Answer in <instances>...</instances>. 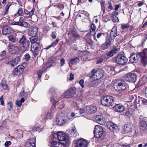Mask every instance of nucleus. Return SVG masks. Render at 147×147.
<instances>
[{
    "label": "nucleus",
    "instance_id": "obj_1",
    "mask_svg": "<svg viewBox=\"0 0 147 147\" xmlns=\"http://www.w3.org/2000/svg\"><path fill=\"white\" fill-rule=\"evenodd\" d=\"M104 75V71L102 69H100L96 71L95 69H93L89 73V76L90 78H93L95 80L103 78Z\"/></svg>",
    "mask_w": 147,
    "mask_h": 147
},
{
    "label": "nucleus",
    "instance_id": "obj_2",
    "mask_svg": "<svg viewBox=\"0 0 147 147\" xmlns=\"http://www.w3.org/2000/svg\"><path fill=\"white\" fill-rule=\"evenodd\" d=\"M21 47L23 48V50L24 51H28L30 47V41L27 39L25 36L22 34L18 42Z\"/></svg>",
    "mask_w": 147,
    "mask_h": 147
},
{
    "label": "nucleus",
    "instance_id": "obj_3",
    "mask_svg": "<svg viewBox=\"0 0 147 147\" xmlns=\"http://www.w3.org/2000/svg\"><path fill=\"white\" fill-rule=\"evenodd\" d=\"M113 87L117 92H121L125 90L127 88V85L125 81H120L118 83H114Z\"/></svg>",
    "mask_w": 147,
    "mask_h": 147
},
{
    "label": "nucleus",
    "instance_id": "obj_4",
    "mask_svg": "<svg viewBox=\"0 0 147 147\" xmlns=\"http://www.w3.org/2000/svg\"><path fill=\"white\" fill-rule=\"evenodd\" d=\"M19 19V21L12 22L11 25H17L20 26L27 28L28 27L29 24L25 21V17L24 16H20Z\"/></svg>",
    "mask_w": 147,
    "mask_h": 147
},
{
    "label": "nucleus",
    "instance_id": "obj_5",
    "mask_svg": "<svg viewBox=\"0 0 147 147\" xmlns=\"http://www.w3.org/2000/svg\"><path fill=\"white\" fill-rule=\"evenodd\" d=\"M68 32V36L70 40L77 39L80 37L78 31L75 28H69Z\"/></svg>",
    "mask_w": 147,
    "mask_h": 147
},
{
    "label": "nucleus",
    "instance_id": "obj_6",
    "mask_svg": "<svg viewBox=\"0 0 147 147\" xmlns=\"http://www.w3.org/2000/svg\"><path fill=\"white\" fill-rule=\"evenodd\" d=\"M94 133V136L97 138H99L102 136L104 133L102 127L99 125L95 126Z\"/></svg>",
    "mask_w": 147,
    "mask_h": 147
},
{
    "label": "nucleus",
    "instance_id": "obj_7",
    "mask_svg": "<svg viewBox=\"0 0 147 147\" xmlns=\"http://www.w3.org/2000/svg\"><path fill=\"white\" fill-rule=\"evenodd\" d=\"M136 77L137 76L135 73L130 72L125 76L124 79L128 82L134 83L136 80Z\"/></svg>",
    "mask_w": 147,
    "mask_h": 147
},
{
    "label": "nucleus",
    "instance_id": "obj_8",
    "mask_svg": "<svg viewBox=\"0 0 147 147\" xmlns=\"http://www.w3.org/2000/svg\"><path fill=\"white\" fill-rule=\"evenodd\" d=\"M139 128L140 131L144 132L147 130V123L145 118L142 117L140 118Z\"/></svg>",
    "mask_w": 147,
    "mask_h": 147
},
{
    "label": "nucleus",
    "instance_id": "obj_9",
    "mask_svg": "<svg viewBox=\"0 0 147 147\" xmlns=\"http://www.w3.org/2000/svg\"><path fill=\"white\" fill-rule=\"evenodd\" d=\"M41 46L39 42L36 43L35 44L31 45V51L35 57L38 55Z\"/></svg>",
    "mask_w": 147,
    "mask_h": 147
},
{
    "label": "nucleus",
    "instance_id": "obj_10",
    "mask_svg": "<svg viewBox=\"0 0 147 147\" xmlns=\"http://www.w3.org/2000/svg\"><path fill=\"white\" fill-rule=\"evenodd\" d=\"M127 61V58L122 54L118 55L115 58V62L119 65H124Z\"/></svg>",
    "mask_w": 147,
    "mask_h": 147
},
{
    "label": "nucleus",
    "instance_id": "obj_11",
    "mask_svg": "<svg viewBox=\"0 0 147 147\" xmlns=\"http://www.w3.org/2000/svg\"><path fill=\"white\" fill-rule=\"evenodd\" d=\"M76 88L75 87L70 88L65 93L64 97L67 98H70L73 97L76 94Z\"/></svg>",
    "mask_w": 147,
    "mask_h": 147
},
{
    "label": "nucleus",
    "instance_id": "obj_12",
    "mask_svg": "<svg viewBox=\"0 0 147 147\" xmlns=\"http://www.w3.org/2000/svg\"><path fill=\"white\" fill-rule=\"evenodd\" d=\"M134 126L131 122H128L124 125V129L125 133H130L134 128Z\"/></svg>",
    "mask_w": 147,
    "mask_h": 147
},
{
    "label": "nucleus",
    "instance_id": "obj_13",
    "mask_svg": "<svg viewBox=\"0 0 147 147\" xmlns=\"http://www.w3.org/2000/svg\"><path fill=\"white\" fill-rule=\"evenodd\" d=\"M88 141L82 139H80L76 141V147H87Z\"/></svg>",
    "mask_w": 147,
    "mask_h": 147
},
{
    "label": "nucleus",
    "instance_id": "obj_14",
    "mask_svg": "<svg viewBox=\"0 0 147 147\" xmlns=\"http://www.w3.org/2000/svg\"><path fill=\"white\" fill-rule=\"evenodd\" d=\"M120 48L114 46L109 51H107L106 55L108 57H111L113 55L119 52L120 51Z\"/></svg>",
    "mask_w": 147,
    "mask_h": 147
},
{
    "label": "nucleus",
    "instance_id": "obj_15",
    "mask_svg": "<svg viewBox=\"0 0 147 147\" xmlns=\"http://www.w3.org/2000/svg\"><path fill=\"white\" fill-rule=\"evenodd\" d=\"M56 121L57 124L59 126L63 125L66 122L65 117L63 116V115L62 114L57 115L56 119Z\"/></svg>",
    "mask_w": 147,
    "mask_h": 147
},
{
    "label": "nucleus",
    "instance_id": "obj_16",
    "mask_svg": "<svg viewBox=\"0 0 147 147\" xmlns=\"http://www.w3.org/2000/svg\"><path fill=\"white\" fill-rule=\"evenodd\" d=\"M119 35L117 32V28L116 26H114L112 28L111 31L110 35L111 40L112 41H113L115 38Z\"/></svg>",
    "mask_w": 147,
    "mask_h": 147
},
{
    "label": "nucleus",
    "instance_id": "obj_17",
    "mask_svg": "<svg viewBox=\"0 0 147 147\" xmlns=\"http://www.w3.org/2000/svg\"><path fill=\"white\" fill-rule=\"evenodd\" d=\"M22 35V34H16L15 36L12 35H10L8 37L9 40L12 42H18L19 40H20Z\"/></svg>",
    "mask_w": 147,
    "mask_h": 147
},
{
    "label": "nucleus",
    "instance_id": "obj_18",
    "mask_svg": "<svg viewBox=\"0 0 147 147\" xmlns=\"http://www.w3.org/2000/svg\"><path fill=\"white\" fill-rule=\"evenodd\" d=\"M107 126L109 130L112 132H117L119 130L117 125L112 122L108 123H107Z\"/></svg>",
    "mask_w": 147,
    "mask_h": 147
},
{
    "label": "nucleus",
    "instance_id": "obj_19",
    "mask_svg": "<svg viewBox=\"0 0 147 147\" xmlns=\"http://www.w3.org/2000/svg\"><path fill=\"white\" fill-rule=\"evenodd\" d=\"M24 67L22 65H19L15 68L13 71V73L14 75H17L22 74L24 71Z\"/></svg>",
    "mask_w": 147,
    "mask_h": 147
},
{
    "label": "nucleus",
    "instance_id": "obj_20",
    "mask_svg": "<svg viewBox=\"0 0 147 147\" xmlns=\"http://www.w3.org/2000/svg\"><path fill=\"white\" fill-rule=\"evenodd\" d=\"M57 138L59 141H66L68 137L66 134L62 132H58L57 133Z\"/></svg>",
    "mask_w": 147,
    "mask_h": 147
},
{
    "label": "nucleus",
    "instance_id": "obj_21",
    "mask_svg": "<svg viewBox=\"0 0 147 147\" xmlns=\"http://www.w3.org/2000/svg\"><path fill=\"white\" fill-rule=\"evenodd\" d=\"M38 28L36 27L31 26L28 30V34L30 36L35 35L38 32Z\"/></svg>",
    "mask_w": 147,
    "mask_h": 147
},
{
    "label": "nucleus",
    "instance_id": "obj_22",
    "mask_svg": "<svg viewBox=\"0 0 147 147\" xmlns=\"http://www.w3.org/2000/svg\"><path fill=\"white\" fill-rule=\"evenodd\" d=\"M86 112H87V114H90L96 112L97 110V108L95 106L91 105L86 107Z\"/></svg>",
    "mask_w": 147,
    "mask_h": 147
},
{
    "label": "nucleus",
    "instance_id": "obj_23",
    "mask_svg": "<svg viewBox=\"0 0 147 147\" xmlns=\"http://www.w3.org/2000/svg\"><path fill=\"white\" fill-rule=\"evenodd\" d=\"M112 41L110 38L106 39V42L103 43L101 46V49L102 50H105L107 49L111 45Z\"/></svg>",
    "mask_w": 147,
    "mask_h": 147
},
{
    "label": "nucleus",
    "instance_id": "obj_24",
    "mask_svg": "<svg viewBox=\"0 0 147 147\" xmlns=\"http://www.w3.org/2000/svg\"><path fill=\"white\" fill-rule=\"evenodd\" d=\"M114 108L115 111L120 113L124 111L125 109V107L120 104H116L114 106Z\"/></svg>",
    "mask_w": 147,
    "mask_h": 147
},
{
    "label": "nucleus",
    "instance_id": "obj_25",
    "mask_svg": "<svg viewBox=\"0 0 147 147\" xmlns=\"http://www.w3.org/2000/svg\"><path fill=\"white\" fill-rule=\"evenodd\" d=\"M21 57V56L20 55L18 56L17 57L11 60L10 63V66L12 67H14L16 66L20 61Z\"/></svg>",
    "mask_w": 147,
    "mask_h": 147
},
{
    "label": "nucleus",
    "instance_id": "obj_26",
    "mask_svg": "<svg viewBox=\"0 0 147 147\" xmlns=\"http://www.w3.org/2000/svg\"><path fill=\"white\" fill-rule=\"evenodd\" d=\"M139 55L138 54H135L130 56L129 61L132 63H136L138 62Z\"/></svg>",
    "mask_w": 147,
    "mask_h": 147
},
{
    "label": "nucleus",
    "instance_id": "obj_27",
    "mask_svg": "<svg viewBox=\"0 0 147 147\" xmlns=\"http://www.w3.org/2000/svg\"><path fill=\"white\" fill-rule=\"evenodd\" d=\"M50 146V147H66L64 143L57 142L56 141L52 142Z\"/></svg>",
    "mask_w": 147,
    "mask_h": 147
},
{
    "label": "nucleus",
    "instance_id": "obj_28",
    "mask_svg": "<svg viewBox=\"0 0 147 147\" xmlns=\"http://www.w3.org/2000/svg\"><path fill=\"white\" fill-rule=\"evenodd\" d=\"M11 32V28L8 26H4L2 30V33L3 34L6 35L9 34Z\"/></svg>",
    "mask_w": 147,
    "mask_h": 147
},
{
    "label": "nucleus",
    "instance_id": "obj_29",
    "mask_svg": "<svg viewBox=\"0 0 147 147\" xmlns=\"http://www.w3.org/2000/svg\"><path fill=\"white\" fill-rule=\"evenodd\" d=\"M96 122L100 125H103L104 123V121L103 118V116L101 115H98L95 117Z\"/></svg>",
    "mask_w": 147,
    "mask_h": 147
},
{
    "label": "nucleus",
    "instance_id": "obj_30",
    "mask_svg": "<svg viewBox=\"0 0 147 147\" xmlns=\"http://www.w3.org/2000/svg\"><path fill=\"white\" fill-rule=\"evenodd\" d=\"M90 34L93 36L94 35L97 31L96 28L95 24L93 23L90 26Z\"/></svg>",
    "mask_w": 147,
    "mask_h": 147
},
{
    "label": "nucleus",
    "instance_id": "obj_31",
    "mask_svg": "<svg viewBox=\"0 0 147 147\" xmlns=\"http://www.w3.org/2000/svg\"><path fill=\"white\" fill-rule=\"evenodd\" d=\"M69 132H70V136L72 137H76L77 136V133L76 128L75 127L71 129H69Z\"/></svg>",
    "mask_w": 147,
    "mask_h": 147
},
{
    "label": "nucleus",
    "instance_id": "obj_32",
    "mask_svg": "<svg viewBox=\"0 0 147 147\" xmlns=\"http://www.w3.org/2000/svg\"><path fill=\"white\" fill-rule=\"evenodd\" d=\"M108 96H104L101 99L100 101L102 105L105 106H109L108 105Z\"/></svg>",
    "mask_w": 147,
    "mask_h": 147
},
{
    "label": "nucleus",
    "instance_id": "obj_33",
    "mask_svg": "<svg viewBox=\"0 0 147 147\" xmlns=\"http://www.w3.org/2000/svg\"><path fill=\"white\" fill-rule=\"evenodd\" d=\"M77 114V113L75 114L74 113H69L67 114L66 116L67 118L69 120H72L74 117H78L79 116V115H78Z\"/></svg>",
    "mask_w": 147,
    "mask_h": 147
},
{
    "label": "nucleus",
    "instance_id": "obj_34",
    "mask_svg": "<svg viewBox=\"0 0 147 147\" xmlns=\"http://www.w3.org/2000/svg\"><path fill=\"white\" fill-rule=\"evenodd\" d=\"M140 57L141 63L143 66L147 65V56H139Z\"/></svg>",
    "mask_w": 147,
    "mask_h": 147
},
{
    "label": "nucleus",
    "instance_id": "obj_35",
    "mask_svg": "<svg viewBox=\"0 0 147 147\" xmlns=\"http://www.w3.org/2000/svg\"><path fill=\"white\" fill-rule=\"evenodd\" d=\"M108 106H113L114 105V98L111 96H108Z\"/></svg>",
    "mask_w": 147,
    "mask_h": 147
},
{
    "label": "nucleus",
    "instance_id": "obj_36",
    "mask_svg": "<svg viewBox=\"0 0 147 147\" xmlns=\"http://www.w3.org/2000/svg\"><path fill=\"white\" fill-rule=\"evenodd\" d=\"M80 60L78 57H76L69 60V64L75 65L79 62Z\"/></svg>",
    "mask_w": 147,
    "mask_h": 147
},
{
    "label": "nucleus",
    "instance_id": "obj_37",
    "mask_svg": "<svg viewBox=\"0 0 147 147\" xmlns=\"http://www.w3.org/2000/svg\"><path fill=\"white\" fill-rule=\"evenodd\" d=\"M38 40V37L36 36H32L30 38V40L31 43L33 44H35Z\"/></svg>",
    "mask_w": 147,
    "mask_h": 147
},
{
    "label": "nucleus",
    "instance_id": "obj_38",
    "mask_svg": "<svg viewBox=\"0 0 147 147\" xmlns=\"http://www.w3.org/2000/svg\"><path fill=\"white\" fill-rule=\"evenodd\" d=\"M20 96L21 97L23 96L25 98H26L28 96V94L27 92H24V88H22L20 92Z\"/></svg>",
    "mask_w": 147,
    "mask_h": 147
},
{
    "label": "nucleus",
    "instance_id": "obj_39",
    "mask_svg": "<svg viewBox=\"0 0 147 147\" xmlns=\"http://www.w3.org/2000/svg\"><path fill=\"white\" fill-rule=\"evenodd\" d=\"M59 39H57L56 40H55L53 43H52L51 45L47 47L46 49H48L51 47H54L56 46L58 43Z\"/></svg>",
    "mask_w": 147,
    "mask_h": 147
},
{
    "label": "nucleus",
    "instance_id": "obj_40",
    "mask_svg": "<svg viewBox=\"0 0 147 147\" xmlns=\"http://www.w3.org/2000/svg\"><path fill=\"white\" fill-rule=\"evenodd\" d=\"M23 13V10L22 8H19L18 12L16 13L14 15L15 17H18L20 16H21Z\"/></svg>",
    "mask_w": 147,
    "mask_h": 147
},
{
    "label": "nucleus",
    "instance_id": "obj_41",
    "mask_svg": "<svg viewBox=\"0 0 147 147\" xmlns=\"http://www.w3.org/2000/svg\"><path fill=\"white\" fill-rule=\"evenodd\" d=\"M100 0V4L101 7V9L103 13H104L105 11V1L104 0Z\"/></svg>",
    "mask_w": 147,
    "mask_h": 147
},
{
    "label": "nucleus",
    "instance_id": "obj_42",
    "mask_svg": "<svg viewBox=\"0 0 147 147\" xmlns=\"http://www.w3.org/2000/svg\"><path fill=\"white\" fill-rule=\"evenodd\" d=\"M147 49H145L142 52L138 53L139 56H147Z\"/></svg>",
    "mask_w": 147,
    "mask_h": 147
},
{
    "label": "nucleus",
    "instance_id": "obj_43",
    "mask_svg": "<svg viewBox=\"0 0 147 147\" xmlns=\"http://www.w3.org/2000/svg\"><path fill=\"white\" fill-rule=\"evenodd\" d=\"M1 85L3 89H7L8 87V86L7 85L6 81L5 80H2L1 83Z\"/></svg>",
    "mask_w": 147,
    "mask_h": 147
},
{
    "label": "nucleus",
    "instance_id": "obj_44",
    "mask_svg": "<svg viewBox=\"0 0 147 147\" xmlns=\"http://www.w3.org/2000/svg\"><path fill=\"white\" fill-rule=\"evenodd\" d=\"M57 90V88H51L49 90V92L50 94H54L56 93Z\"/></svg>",
    "mask_w": 147,
    "mask_h": 147
},
{
    "label": "nucleus",
    "instance_id": "obj_45",
    "mask_svg": "<svg viewBox=\"0 0 147 147\" xmlns=\"http://www.w3.org/2000/svg\"><path fill=\"white\" fill-rule=\"evenodd\" d=\"M111 18L112 20L114 22H116L119 21L118 18L116 15L112 16Z\"/></svg>",
    "mask_w": 147,
    "mask_h": 147
},
{
    "label": "nucleus",
    "instance_id": "obj_46",
    "mask_svg": "<svg viewBox=\"0 0 147 147\" xmlns=\"http://www.w3.org/2000/svg\"><path fill=\"white\" fill-rule=\"evenodd\" d=\"M31 58V57L28 53L26 54L24 56L23 59L26 61H28Z\"/></svg>",
    "mask_w": 147,
    "mask_h": 147
},
{
    "label": "nucleus",
    "instance_id": "obj_47",
    "mask_svg": "<svg viewBox=\"0 0 147 147\" xmlns=\"http://www.w3.org/2000/svg\"><path fill=\"white\" fill-rule=\"evenodd\" d=\"M129 26L128 24H121V28L122 30H124L129 28Z\"/></svg>",
    "mask_w": 147,
    "mask_h": 147
},
{
    "label": "nucleus",
    "instance_id": "obj_48",
    "mask_svg": "<svg viewBox=\"0 0 147 147\" xmlns=\"http://www.w3.org/2000/svg\"><path fill=\"white\" fill-rule=\"evenodd\" d=\"M44 71H43L42 70H39L37 72V74L38 76V79L40 80L41 77V75L43 72Z\"/></svg>",
    "mask_w": 147,
    "mask_h": 147
},
{
    "label": "nucleus",
    "instance_id": "obj_49",
    "mask_svg": "<svg viewBox=\"0 0 147 147\" xmlns=\"http://www.w3.org/2000/svg\"><path fill=\"white\" fill-rule=\"evenodd\" d=\"M57 7L59 8L60 10H62L63 9L64 7V6L63 4L62 3H59L57 5Z\"/></svg>",
    "mask_w": 147,
    "mask_h": 147
},
{
    "label": "nucleus",
    "instance_id": "obj_50",
    "mask_svg": "<svg viewBox=\"0 0 147 147\" xmlns=\"http://www.w3.org/2000/svg\"><path fill=\"white\" fill-rule=\"evenodd\" d=\"M8 107V110H11L12 109V107H13L12 103L11 102H9L7 103Z\"/></svg>",
    "mask_w": 147,
    "mask_h": 147
},
{
    "label": "nucleus",
    "instance_id": "obj_51",
    "mask_svg": "<svg viewBox=\"0 0 147 147\" xmlns=\"http://www.w3.org/2000/svg\"><path fill=\"white\" fill-rule=\"evenodd\" d=\"M56 32H53L51 33V36L52 38L55 39L56 38Z\"/></svg>",
    "mask_w": 147,
    "mask_h": 147
},
{
    "label": "nucleus",
    "instance_id": "obj_52",
    "mask_svg": "<svg viewBox=\"0 0 147 147\" xmlns=\"http://www.w3.org/2000/svg\"><path fill=\"white\" fill-rule=\"evenodd\" d=\"M78 111H79V113H80V115L83 113H87V112H86V108L84 109H80V111L78 110Z\"/></svg>",
    "mask_w": 147,
    "mask_h": 147
},
{
    "label": "nucleus",
    "instance_id": "obj_53",
    "mask_svg": "<svg viewBox=\"0 0 147 147\" xmlns=\"http://www.w3.org/2000/svg\"><path fill=\"white\" fill-rule=\"evenodd\" d=\"M11 143L10 141H6L4 144V145L6 147H8L9 146L11 145Z\"/></svg>",
    "mask_w": 147,
    "mask_h": 147
},
{
    "label": "nucleus",
    "instance_id": "obj_54",
    "mask_svg": "<svg viewBox=\"0 0 147 147\" xmlns=\"http://www.w3.org/2000/svg\"><path fill=\"white\" fill-rule=\"evenodd\" d=\"M108 4L109 5V6L108 7V8L109 9H110L111 10H112L113 9V7L112 6V3H111V2L109 1H108Z\"/></svg>",
    "mask_w": 147,
    "mask_h": 147
},
{
    "label": "nucleus",
    "instance_id": "obj_55",
    "mask_svg": "<svg viewBox=\"0 0 147 147\" xmlns=\"http://www.w3.org/2000/svg\"><path fill=\"white\" fill-rule=\"evenodd\" d=\"M65 61L64 59L62 58L60 60V63L61 66H63L65 63Z\"/></svg>",
    "mask_w": 147,
    "mask_h": 147
},
{
    "label": "nucleus",
    "instance_id": "obj_56",
    "mask_svg": "<svg viewBox=\"0 0 147 147\" xmlns=\"http://www.w3.org/2000/svg\"><path fill=\"white\" fill-rule=\"evenodd\" d=\"M84 83V81L83 79L79 81V84L82 88L84 87V85H83Z\"/></svg>",
    "mask_w": 147,
    "mask_h": 147
},
{
    "label": "nucleus",
    "instance_id": "obj_57",
    "mask_svg": "<svg viewBox=\"0 0 147 147\" xmlns=\"http://www.w3.org/2000/svg\"><path fill=\"white\" fill-rule=\"evenodd\" d=\"M50 101L53 104H55L59 101L58 100L57 101L56 100H55L53 98H51Z\"/></svg>",
    "mask_w": 147,
    "mask_h": 147
},
{
    "label": "nucleus",
    "instance_id": "obj_58",
    "mask_svg": "<svg viewBox=\"0 0 147 147\" xmlns=\"http://www.w3.org/2000/svg\"><path fill=\"white\" fill-rule=\"evenodd\" d=\"M35 11V9L32 8V10L29 11V16H32L34 13Z\"/></svg>",
    "mask_w": 147,
    "mask_h": 147
},
{
    "label": "nucleus",
    "instance_id": "obj_59",
    "mask_svg": "<svg viewBox=\"0 0 147 147\" xmlns=\"http://www.w3.org/2000/svg\"><path fill=\"white\" fill-rule=\"evenodd\" d=\"M35 11V9L32 8V10L29 11V16H32L34 13Z\"/></svg>",
    "mask_w": 147,
    "mask_h": 147
},
{
    "label": "nucleus",
    "instance_id": "obj_60",
    "mask_svg": "<svg viewBox=\"0 0 147 147\" xmlns=\"http://www.w3.org/2000/svg\"><path fill=\"white\" fill-rule=\"evenodd\" d=\"M35 11V9L32 8V10L29 11V16H32L34 13Z\"/></svg>",
    "mask_w": 147,
    "mask_h": 147
},
{
    "label": "nucleus",
    "instance_id": "obj_61",
    "mask_svg": "<svg viewBox=\"0 0 147 147\" xmlns=\"http://www.w3.org/2000/svg\"><path fill=\"white\" fill-rule=\"evenodd\" d=\"M9 8L5 6V8L4 10L5 14L7 15L8 13V10Z\"/></svg>",
    "mask_w": 147,
    "mask_h": 147
},
{
    "label": "nucleus",
    "instance_id": "obj_62",
    "mask_svg": "<svg viewBox=\"0 0 147 147\" xmlns=\"http://www.w3.org/2000/svg\"><path fill=\"white\" fill-rule=\"evenodd\" d=\"M0 101L1 102V104L3 105L4 104V102L3 101V96H1L0 98Z\"/></svg>",
    "mask_w": 147,
    "mask_h": 147
},
{
    "label": "nucleus",
    "instance_id": "obj_63",
    "mask_svg": "<svg viewBox=\"0 0 147 147\" xmlns=\"http://www.w3.org/2000/svg\"><path fill=\"white\" fill-rule=\"evenodd\" d=\"M40 128L38 127H34L32 128V130L34 132H35L39 130Z\"/></svg>",
    "mask_w": 147,
    "mask_h": 147
},
{
    "label": "nucleus",
    "instance_id": "obj_64",
    "mask_svg": "<svg viewBox=\"0 0 147 147\" xmlns=\"http://www.w3.org/2000/svg\"><path fill=\"white\" fill-rule=\"evenodd\" d=\"M16 104L18 107H20L22 105V103L19 100H17L16 101Z\"/></svg>",
    "mask_w": 147,
    "mask_h": 147
}]
</instances>
